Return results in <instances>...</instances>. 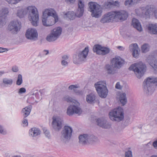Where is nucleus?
Wrapping results in <instances>:
<instances>
[{
  "label": "nucleus",
  "instance_id": "1",
  "mask_svg": "<svg viewBox=\"0 0 157 157\" xmlns=\"http://www.w3.org/2000/svg\"><path fill=\"white\" fill-rule=\"evenodd\" d=\"M58 21V16L56 11L53 9H46L43 12L42 17V21L44 26L46 27L52 26Z\"/></svg>",
  "mask_w": 157,
  "mask_h": 157
},
{
  "label": "nucleus",
  "instance_id": "2",
  "mask_svg": "<svg viewBox=\"0 0 157 157\" xmlns=\"http://www.w3.org/2000/svg\"><path fill=\"white\" fill-rule=\"evenodd\" d=\"M88 6V11L91 12L92 17L98 18L101 16L102 11L101 6L95 2H90Z\"/></svg>",
  "mask_w": 157,
  "mask_h": 157
},
{
  "label": "nucleus",
  "instance_id": "3",
  "mask_svg": "<svg viewBox=\"0 0 157 157\" xmlns=\"http://www.w3.org/2000/svg\"><path fill=\"white\" fill-rule=\"evenodd\" d=\"M110 119L113 121L119 122L124 118V113L123 109L120 107L112 110L109 113Z\"/></svg>",
  "mask_w": 157,
  "mask_h": 157
},
{
  "label": "nucleus",
  "instance_id": "4",
  "mask_svg": "<svg viewBox=\"0 0 157 157\" xmlns=\"http://www.w3.org/2000/svg\"><path fill=\"white\" fill-rule=\"evenodd\" d=\"M94 86L100 97L102 98H105L106 97L108 91L105 81L98 82L95 83Z\"/></svg>",
  "mask_w": 157,
  "mask_h": 157
},
{
  "label": "nucleus",
  "instance_id": "5",
  "mask_svg": "<svg viewBox=\"0 0 157 157\" xmlns=\"http://www.w3.org/2000/svg\"><path fill=\"white\" fill-rule=\"evenodd\" d=\"M146 66L140 62L132 65L129 69L134 71L137 77L140 78L143 75L146 71Z\"/></svg>",
  "mask_w": 157,
  "mask_h": 157
},
{
  "label": "nucleus",
  "instance_id": "6",
  "mask_svg": "<svg viewBox=\"0 0 157 157\" xmlns=\"http://www.w3.org/2000/svg\"><path fill=\"white\" fill-rule=\"evenodd\" d=\"M79 143L82 145L94 144L99 142L98 138L93 135L83 134L79 136Z\"/></svg>",
  "mask_w": 157,
  "mask_h": 157
},
{
  "label": "nucleus",
  "instance_id": "7",
  "mask_svg": "<svg viewBox=\"0 0 157 157\" xmlns=\"http://www.w3.org/2000/svg\"><path fill=\"white\" fill-rule=\"evenodd\" d=\"M28 12L29 13V19L31 21L32 25L37 26L39 22V14L37 9L33 6L28 7Z\"/></svg>",
  "mask_w": 157,
  "mask_h": 157
},
{
  "label": "nucleus",
  "instance_id": "8",
  "mask_svg": "<svg viewBox=\"0 0 157 157\" xmlns=\"http://www.w3.org/2000/svg\"><path fill=\"white\" fill-rule=\"evenodd\" d=\"M89 52L88 47L85 48L82 51L79 52L77 55L73 56V62L75 64H79L86 60Z\"/></svg>",
  "mask_w": 157,
  "mask_h": 157
},
{
  "label": "nucleus",
  "instance_id": "9",
  "mask_svg": "<svg viewBox=\"0 0 157 157\" xmlns=\"http://www.w3.org/2000/svg\"><path fill=\"white\" fill-rule=\"evenodd\" d=\"M72 129L70 127L65 126L61 132L60 139L62 141L66 142L70 140L72 135Z\"/></svg>",
  "mask_w": 157,
  "mask_h": 157
},
{
  "label": "nucleus",
  "instance_id": "10",
  "mask_svg": "<svg viewBox=\"0 0 157 157\" xmlns=\"http://www.w3.org/2000/svg\"><path fill=\"white\" fill-rule=\"evenodd\" d=\"M79 105V103L76 102L75 103L69 106L67 109V114L69 116L72 115L74 114L80 115L82 112V110Z\"/></svg>",
  "mask_w": 157,
  "mask_h": 157
},
{
  "label": "nucleus",
  "instance_id": "11",
  "mask_svg": "<svg viewBox=\"0 0 157 157\" xmlns=\"http://www.w3.org/2000/svg\"><path fill=\"white\" fill-rule=\"evenodd\" d=\"M62 28L58 27L53 29L46 37V40L49 42H53L58 38L61 34Z\"/></svg>",
  "mask_w": 157,
  "mask_h": 157
},
{
  "label": "nucleus",
  "instance_id": "12",
  "mask_svg": "<svg viewBox=\"0 0 157 157\" xmlns=\"http://www.w3.org/2000/svg\"><path fill=\"white\" fill-rule=\"evenodd\" d=\"M21 28V23L18 20H14L10 22L7 29L12 33L16 34L20 30Z\"/></svg>",
  "mask_w": 157,
  "mask_h": 157
},
{
  "label": "nucleus",
  "instance_id": "13",
  "mask_svg": "<svg viewBox=\"0 0 157 157\" xmlns=\"http://www.w3.org/2000/svg\"><path fill=\"white\" fill-rule=\"evenodd\" d=\"M25 35L27 39L33 41H36L38 38V33L36 30L34 28L28 29Z\"/></svg>",
  "mask_w": 157,
  "mask_h": 157
},
{
  "label": "nucleus",
  "instance_id": "14",
  "mask_svg": "<svg viewBox=\"0 0 157 157\" xmlns=\"http://www.w3.org/2000/svg\"><path fill=\"white\" fill-rule=\"evenodd\" d=\"M52 122L53 128L56 131H59L60 130L63 126V120L59 117H53L52 118Z\"/></svg>",
  "mask_w": 157,
  "mask_h": 157
},
{
  "label": "nucleus",
  "instance_id": "15",
  "mask_svg": "<svg viewBox=\"0 0 157 157\" xmlns=\"http://www.w3.org/2000/svg\"><path fill=\"white\" fill-rule=\"evenodd\" d=\"M115 12L114 11L107 13L102 17L100 21L102 23L112 22L115 19Z\"/></svg>",
  "mask_w": 157,
  "mask_h": 157
},
{
  "label": "nucleus",
  "instance_id": "16",
  "mask_svg": "<svg viewBox=\"0 0 157 157\" xmlns=\"http://www.w3.org/2000/svg\"><path fill=\"white\" fill-rule=\"evenodd\" d=\"M111 64L115 68L119 69L124 64V60L120 56H116L111 61Z\"/></svg>",
  "mask_w": 157,
  "mask_h": 157
},
{
  "label": "nucleus",
  "instance_id": "17",
  "mask_svg": "<svg viewBox=\"0 0 157 157\" xmlns=\"http://www.w3.org/2000/svg\"><path fill=\"white\" fill-rule=\"evenodd\" d=\"M144 85V91L148 95H151L154 90V87L147 79L144 80L143 82Z\"/></svg>",
  "mask_w": 157,
  "mask_h": 157
},
{
  "label": "nucleus",
  "instance_id": "18",
  "mask_svg": "<svg viewBox=\"0 0 157 157\" xmlns=\"http://www.w3.org/2000/svg\"><path fill=\"white\" fill-rule=\"evenodd\" d=\"M94 52L99 55H105L109 52V49L107 48L102 47L99 45H95L93 48Z\"/></svg>",
  "mask_w": 157,
  "mask_h": 157
},
{
  "label": "nucleus",
  "instance_id": "19",
  "mask_svg": "<svg viewBox=\"0 0 157 157\" xmlns=\"http://www.w3.org/2000/svg\"><path fill=\"white\" fill-rule=\"evenodd\" d=\"M129 48L132 52L133 56L135 58L137 57L139 55L140 51L138 45L136 43L131 44L130 45Z\"/></svg>",
  "mask_w": 157,
  "mask_h": 157
},
{
  "label": "nucleus",
  "instance_id": "20",
  "mask_svg": "<svg viewBox=\"0 0 157 157\" xmlns=\"http://www.w3.org/2000/svg\"><path fill=\"white\" fill-rule=\"evenodd\" d=\"M115 12V19H119L121 20H125L128 17V13L125 11H114Z\"/></svg>",
  "mask_w": 157,
  "mask_h": 157
},
{
  "label": "nucleus",
  "instance_id": "21",
  "mask_svg": "<svg viewBox=\"0 0 157 157\" xmlns=\"http://www.w3.org/2000/svg\"><path fill=\"white\" fill-rule=\"evenodd\" d=\"M149 64L153 69L154 72L157 74V60L154 57L151 56L148 57L147 60Z\"/></svg>",
  "mask_w": 157,
  "mask_h": 157
},
{
  "label": "nucleus",
  "instance_id": "22",
  "mask_svg": "<svg viewBox=\"0 0 157 157\" xmlns=\"http://www.w3.org/2000/svg\"><path fill=\"white\" fill-rule=\"evenodd\" d=\"M117 98L119 100L122 105L124 106L127 102V98L126 94L124 93L118 92L117 94Z\"/></svg>",
  "mask_w": 157,
  "mask_h": 157
},
{
  "label": "nucleus",
  "instance_id": "23",
  "mask_svg": "<svg viewBox=\"0 0 157 157\" xmlns=\"http://www.w3.org/2000/svg\"><path fill=\"white\" fill-rule=\"evenodd\" d=\"M28 12V7L25 8L20 7L18 8L17 9V15L20 18H22Z\"/></svg>",
  "mask_w": 157,
  "mask_h": 157
},
{
  "label": "nucleus",
  "instance_id": "24",
  "mask_svg": "<svg viewBox=\"0 0 157 157\" xmlns=\"http://www.w3.org/2000/svg\"><path fill=\"white\" fill-rule=\"evenodd\" d=\"M148 32L154 34H157V24H149L147 26Z\"/></svg>",
  "mask_w": 157,
  "mask_h": 157
},
{
  "label": "nucleus",
  "instance_id": "25",
  "mask_svg": "<svg viewBox=\"0 0 157 157\" xmlns=\"http://www.w3.org/2000/svg\"><path fill=\"white\" fill-rule=\"evenodd\" d=\"M41 133V131L38 128H33L30 129L29 132L30 136L32 137H36L40 135Z\"/></svg>",
  "mask_w": 157,
  "mask_h": 157
},
{
  "label": "nucleus",
  "instance_id": "26",
  "mask_svg": "<svg viewBox=\"0 0 157 157\" xmlns=\"http://www.w3.org/2000/svg\"><path fill=\"white\" fill-rule=\"evenodd\" d=\"M132 24L133 27L139 31H141L142 29L139 20L135 18H133L132 21Z\"/></svg>",
  "mask_w": 157,
  "mask_h": 157
},
{
  "label": "nucleus",
  "instance_id": "27",
  "mask_svg": "<svg viewBox=\"0 0 157 157\" xmlns=\"http://www.w3.org/2000/svg\"><path fill=\"white\" fill-rule=\"evenodd\" d=\"M95 99L96 96L93 93H91L86 96V101L90 104L94 103Z\"/></svg>",
  "mask_w": 157,
  "mask_h": 157
},
{
  "label": "nucleus",
  "instance_id": "28",
  "mask_svg": "<svg viewBox=\"0 0 157 157\" xmlns=\"http://www.w3.org/2000/svg\"><path fill=\"white\" fill-rule=\"evenodd\" d=\"M105 68L107 73L109 74H113L115 73V68L112 64H106L105 67Z\"/></svg>",
  "mask_w": 157,
  "mask_h": 157
},
{
  "label": "nucleus",
  "instance_id": "29",
  "mask_svg": "<svg viewBox=\"0 0 157 157\" xmlns=\"http://www.w3.org/2000/svg\"><path fill=\"white\" fill-rule=\"evenodd\" d=\"M31 109V106H28L23 109L22 112L24 117H26L30 114Z\"/></svg>",
  "mask_w": 157,
  "mask_h": 157
},
{
  "label": "nucleus",
  "instance_id": "30",
  "mask_svg": "<svg viewBox=\"0 0 157 157\" xmlns=\"http://www.w3.org/2000/svg\"><path fill=\"white\" fill-rule=\"evenodd\" d=\"M13 82V80L11 78H5L2 79L3 83L6 86H11Z\"/></svg>",
  "mask_w": 157,
  "mask_h": 157
},
{
  "label": "nucleus",
  "instance_id": "31",
  "mask_svg": "<svg viewBox=\"0 0 157 157\" xmlns=\"http://www.w3.org/2000/svg\"><path fill=\"white\" fill-rule=\"evenodd\" d=\"M9 11L8 8H2L0 10V17L5 18L7 17Z\"/></svg>",
  "mask_w": 157,
  "mask_h": 157
},
{
  "label": "nucleus",
  "instance_id": "32",
  "mask_svg": "<svg viewBox=\"0 0 157 157\" xmlns=\"http://www.w3.org/2000/svg\"><path fill=\"white\" fill-rule=\"evenodd\" d=\"M153 11L154 15L155 18L157 19V9H153L152 8L150 7L149 9L147 10L145 14L147 15H150L151 14V12Z\"/></svg>",
  "mask_w": 157,
  "mask_h": 157
},
{
  "label": "nucleus",
  "instance_id": "33",
  "mask_svg": "<svg viewBox=\"0 0 157 157\" xmlns=\"http://www.w3.org/2000/svg\"><path fill=\"white\" fill-rule=\"evenodd\" d=\"M150 48V46L147 43L144 44L141 47V51L143 53H146L148 52Z\"/></svg>",
  "mask_w": 157,
  "mask_h": 157
},
{
  "label": "nucleus",
  "instance_id": "34",
  "mask_svg": "<svg viewBox=\"0 0 157 157\" xmlns=\"http://www.w3.org/2000/svg\"><path fill=\"white\" fill-rule=\"evenodd\" d=\"M105 6L106 8H108L110 7L111 5H113L114 6H118L119 5V3L117 1H116L115 2L112 1V2H107L105 4Z\"/></svg>",
  "mask_w": 157,
  "mask_h": 157
},
{
  "label": "nucleus",
  "instance_id": "35",
  "mask_svg": "<svg viewBox=\"0 0 157 157\" xmlns=\"http://www.w3.org/2000/svg\"><path fill=\"white\" fill-rule=\"evenodd\" d=\"M65 15L67 16L68 19L72 20L75 19L76 17L75 13L73 11L69 12L66 13Z\"/></svg>",
  "mask_w": 157,
  "mask_h": 157
},
{
  "label": "nucleus",
  "instance_id": "36",
  "mask_svg": "<svg viewBox=\"0 0 157 157\" xmlns=\"http://www.w3.org/2000/svg\"><path fill=\"white\" fill-rule=\"evenodd\" d=\"M103 122L104 124H102L99 123V126L105 128H110L111 125L108 123L106 120L104 121Z\"/></svg>",
  "mask_w": 157,
  "mask_h": 157
},
{
  "label": "nucleus",
  "instance_id": "37",
  "mask_svg": "<svg viewBox=\"0 0 157 157\" xmlns=\"http://www.w3.org/2000/svg\"><path fill=\"white\" fill-rule=\"evenodd\" d=\"M84 2H82V0H78V10H84Z\"/></svg>",
  "mask_w": 157,
  "mask_h": 157
},
{
  "label": "nucleus",
  "instance_id": "38",
  "mask_svg": "<svg viewBox=\"0 0 157 157\" xmlns=\"http://www.w3.org/2000/svg\"><path fill=\"white\" fill-rule=\"evenodd\" d=\"M78 87V86L77 85H72L70 86H69L68 89L69 90H73L75 93H79V91L76 90V89Z\"/></svg>",
  "mask_w": 157,
  "mask_h": 157
},
{
  "label": "nucleus",
  "instance_id": "39",
  "mask_svg": "<svg viewBox=\"0 0 157 157\" xmlns=\"http://www.w3.org/2000/svg\"><path fill=\"white\" fill-rule=\"evenodd\" d=\"M152 84L157 85V77H151L147 78Z\"/></svg>",
  "mask_w": 157,
  "mask_h": 157
},
{
  "label": "nucleus",
  "instance_id": "40",
  "mask_svg": "<svg viewBox=\"0 0 157 157\" xmlns=\"http://www.w3.org/2000/svg\"><path fill=\"white\" fill-rule=\"evenodd\" d=\"M84 12V10H78V9H77V11L75 13L76 17H80L83 15Z\"/></svg>",
  "mask_w": 157,
  "mask_h": 157
},
{
  "label": "nucleus",
  "instance_id": "41",
  "mask_svg": "<svg viewBox=\"0 0 157 157\" xmlns=\"http://www.w3.org/2000/svg\"><path fill=\"white\" fill-rule=\"evenodd\" d=\"M136 2V0H128L126 1L124 5L126 6L132 5Z\"/></svg>",
  "mask_w": 157,
  "mask_h": 157
},
{
  "label": "nucleus",
  "instance_id": "42",
  "mask_svg": "<svg viewBox=\"0 0 157 157\" xmlns=\"http://www.w3.org/2000/svg\"><path fill=\"white\" fill-rule=\"evenodd\" d=\"M23 82L22 76L21 75H18L17 77V79L16 81V84L17 85L20 86L21 85Z\"/></svg>",
  "mask_w": 157,
  "mask_h": 157
},
{
  "label": "nucleus",
  "instance_id": "43",
  "mask_svg": "<svg viewBox=\"0 0 157 157\" xmlns=\"http://www.w3.org/2000/svg\"><path fill=\"white\" fill-rule=\"evenodd\" d=\"M63 100L68 102H72L73 100L71 97L68 95H66L64 96L63 98Z\"/></svg>",
  "mask_w": 157,
  "mask_h": 157
},
{
  "label": "nucleus",
  "instance_id": "44",
  "mask_svg": "<svg viewBox=\"0 0 157 157\" xmlns=\"http://www.w3.org/2000/svg\"><path fill=\"white\" fill-rule=\"evenodd\" d=\"M122 87L123 85L122 83H121L120 82H118L117 83L115 86V88L116 89L121 90Z\"/></svg>",
  "mask_w": 157,
  "mask_h": 157
},
{
  "label": "nucleus",
  "instance_id": "45",
  "mask_svg": "<svg viewBox=\"0 0 157 157\" xmlns=\"http://www.w3.org/2000/svg\"><path fill=\"white\" fill-rule=\"evenodd\" d=\"M44 132L46 136L49 138L50 137V134L49 131L46 128L44 129Z\"/></svg>",
  "mask_w": 157,
  "mask_h": 157
},
{
  "label": "nucleus",
  "instance_id": "46",
  "mask_svg": "<svg viewBox=\"0 0 157 157\" xmlns=\"http://www.w3.org/2000/svg\"><path fill=\"white\" fill-rule=\"evenodd\" d=\"M125 157H132V151H128L126 152L125 154Z\"/></svg>",
  "mask_w": 157,
  "mask_h": 157
},
{
  "label": "nucleus",
  "instance_id": "47",
  "mask_svg": "<svg viewBox=\"0 0 157 157\" xmlns=\"http://www.w3.org/2000/svg\"><path fill=\"white\" fill-rule=\"evenodd\" d=\"M0 133L4 135L7 134L6 131L4 130L3 127L1 125H0Z\"/></svg>",
  "mask_w": 157,
  "mask_h": 157
},
{
  "label": "nucleus",
  "instance_id": "48",
  "mask_svg": "<svg viewBox=\"0 0 157 157\" xmlns=\"http://www.w3.org/2000/svg\"><path fill=\"white\" fill-rule=\"evenodd\" d=\"M106 120L103 119H97V122L98 124V125L99 126V123H100L101 124H104L103 123H104V121H105Z\"/></svg>",
  "mask_w": 157,
  "mask_h": 157
},
{
  "label": "nucleus",
  "instance_id": "49",
  "mask_svg": "<svg viewBox=\"0 0 157 157\" xmlns=\"http://www.w3.org/2000/svg\"><path fill=\"white\" fill-rule=\"evenodd\" d=\"M68 61H65L64 60H62L61 63L63 66L64 67H67L68 65Z\"/></svg>",
  "mask_w": 157,
  "mask_h": 157
},
{
  "label": "nucleus",
  "instance_id": "50",
  "mask_svg": "<svg viewBox=\"0 0 157 157\" xmlns=\"http://www.w3.org/2000/svg\"><path fill=\"white\" fill-rule=\"evenodd\" d=\"M26 92V89L24 88H20L18 92V93L21 94L23 93H25Z\"/></svg>",
  "mask_w": 157,
  "mask_h": 157
},
{
  "label": "nucleus",
  "instance_id": "51",
  "mask_svg": "<svg viewBox=\"0 0 157 157\" xmlns=\"http://www.w3.org/2000/svg\"><path fill=\"white\" fill-rule=\"evenodd\" d=\"M22 123L24 124V126H27L28 124V122L27 120L26 119H24V120L22 121Z\"/></svg>",
  "mask_w": 157,
  "mask_h": 157
},
{
  "label": "nucleus",
  "instance_id": "52",
  "mask_svg": "<svg viewBox=\"0 0 157 157\" xmlns=\"http://www.w3.org/2000/svg\"><path fill=\"white\" fill-rule=\"evenodd\" d=\"M62 60L68 61V56L66 55H64L62 57Z\"/></svg>",
  "mask_w": 157,
  "mask_h": 157
},
{
  "label": "nucleus",
  "instance_id": "53",
  "mask_svg": "<svg viewBox=\"0 0 157 157\" xmlns=\"http://www.w3.org/2000/svg\"><path fill=\"white\" fill-rule=\"evenodd\" d=\"M117 48L120 51H123L125 49V48L123 46H118L117 47Z\"/></svg>",
  "mask_w": 157,
  "mask_h": 157
},
{
  "label": "nucleus",
  "instance_id": "54",
  "mask_svg": "<svg viewBox=\"0 0 157 157\" xmlns=\"http://www.w3.org/2000/svg\"><path fill=\"white\" fill-rule=\"evenodd\" d=\"M12 70L14 72H16L18 71V68L16 66H14L12 68Z\"/></svg>",
  "mask_w": 157,
  "mask_h": 157
},
{
  "label": "nucleus",
  "instance_id": "55",
  "mask_svg": "<svg viewBox=\"0 0 157 157\" xmlns=\"http://www.w3.org/2000/svg\"><path fill=\"white\" fill-rule=\"evenodd\" d=\"M153 145L155 148L157 147V140L153 142Z\"/></svg>",
  "mask_w": 157,
  "mask_h": 157
},
{
  "label": "nucleus",
  "instance_id": "56",
  "mask_svg": "<svg viewBox=\"0 0 157 157\" xmlns=\"http://www.w3.org/2000/svg\"><path fill=\"white\" fill-rule=\"evenodd\" d=\"M6 49V48H4L0 47V53L3 52H5Z\"/></svg>",
  "mask_w": 157,
  "mask_h": 157
},
{
  "label": "nucleus",
  "instance_id": "57",
  "mask_svg": "<svg viewBox=\"0 0 157 157\" xmlns=\"http://www.w3.org/2000/svg\"><path fill=\"white\" fill-rule=\"evenodd\" d=\"M66 0V1L67 2H70V3H74L75 1V0Z\"/></svg>",
  "mask_w": 157,
  "mask_h": 157
},
{
  "label": "nucleus",
  "instance_id": "58",
  "mask_svg": "<svg viewBox=\"0 0 157 157\" xmlns=\"http://www.w3.org/2000/svg\"><path fill=\"white\" fill-rule=\"evenodd\" d=\"M5 73V72L3 71H0V77H1L2 75Z\"/></svg>",
  "mask_w": 157,
  "mask_h": 157
},
{
  "label": "nucleus",
  "instance_id": "59",
  "mask_svg": "<svg viewBox=\"0 0 157 157\" xmlns=\"http://www.w3.org/2000/svg\"><path fill=\"white\" fill-rule=\"evenodd\" d=\"M35 97L37 99H39V94L38 93H35Z\"/></svg>",
  "mask_w": 157,
  "mask_h": 157
},
{
  "label": "nucleus",
  "instance_id": "60",
  "mask_svg": "<svg viewBox=\"0 0 157 157\" xmlns=\"http://www.w3.org/2000/svg\"><path fill=\"white\" fill-rule=\"evenodd\" d=\"M44 52H46V53L45 54V55H48V53H49V52L48 50H44Z\"/></svg>",
  "mask_w": 157,
  "mask_h": 157
},
{
  "label": "nucleus",
  "instance_id": "61",
  "mask_svg": "<svg viewBox=\"0 0 157 157\" xmlns=\"http://www.w3.org/2000/svg\"><path fill=\"white\" fill-rule=\"evenodd\" d=\"M139 10H136V12L137 15H139L140 14V13L138 12Z\"/></svg>",
  "mask_w": 157,
  "mask_h": 157
},
{
  "label": "nucleus",
  "instance_id": "62",
  "mask_svg": "<svg viewBox=\"0 0 157 157\" xmlns=\"http://www.w3.org/2000/svg\"><path fill=\"white\" fill-rule=\"evenodd\" d=\"M151 157H157V156L155 155H153L151 156Z\"/></svg>",
  "mask_w": 157,
  "mask_h": 157
},
{
  "label": "nucleus",
  "instance_id": "63",
  "mask_svg": "<svg viewBox=\"0 0 157 157\" xmlns=\"http://www.w3.org/2000/svg\"><path fill=\"white\" fill-rule=\"evenodd\" d=\"M13 157H21L20 156H17V155H15V156H13Z\"/></svg>",
  "mask_w": 157,
  "mask_h": 157
},
{
  "label": "nucleus",
  "instance_id": "64",
  "mask_svg": "<svg viewBox=\"0 0 157 157\" xmlns=\"http://www.w3.org/2000/svg\"><path fill=\"white\" fill-rule=\"evenodd\" d=\"M1 20L0 19V24H1Z\"/></svg>",
  "mask_w": 157,
  "mask_h": 157
}]
</instances>
